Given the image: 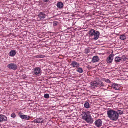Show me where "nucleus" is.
<instances>
[{"instance_id":"35","label":"nucleus","mask_w":128,"mask_h":128,"mask_svg":"<svg viewBox=\"0 0 128 128\" xmlns=\"http://www.w3.org/2000/svg\"><path fill=\"white\" fill-rule=\"evenodd\" d=\"M20 113H21V112H19V114H20Z\"/></svg>"},{"instance_id":"11","label":"nucleus","mask_w":128,"mask_h":128,"mask_svg":"<svg viewBox=\"0 0 128 128\" xmlns=\"http://www.w3.org/2000/svg\"><path fill=\"white\" fill-rule=\"evenodd\" d=\"M7 119L6 117L4 115L0 114V122L6 121Z\"/></svg>"},{"instance_id":"8","label":"nucleus","mask_w":128,"mask_h":128,"mask_svg":"<svg viewBox=\"0 0 128 128\" xmlns=\"http://www.w3.org/2000/svg\"><path fill=\"white\" fill-rule=\"evenodd\" d=\"M70 65L73 68L76 67V68L79 67L80 66V64L75 61H72Z\"/></svg>"},{"instance_id":"2","label":"nucleus","mask_w":128,"mask_h":128,"mask_svg":"<svg viewBox=\"0 0 128 128\" xmlns=\"http://www.w3.org/2000/svg\"><path fill=\"white\" fill-rule=\"evenodd\" d=\"M89 35V37H91L94 36V37L92 38V39L94 40H97L99 38L100 33L98 31H95L94 29H91L88 32Z\"/></svg>"},{"instance_id":"27","label":"nucleus","mask_w":128,"mask_h":128,"mask_svg":"<svg viewBox=\"0 0 128 128\" xmlns=\"http://www.w3.org/2000/svg\"><path fill=\"white\" fill-rule=\"evenodd\" d=\"M44 98H49V95L48 94H44Z\"/></svg>"},{"instance_id":"25","label":"nucleus","mask_w":128,"mask_h":128,"mask_svg":"<svg viewBox=\"0 0 128 128\" xmlns=\"http://www.w3.org/2000/svg\"><path fill=\"white\" fill-rule=\"evenodd\" d=\"M102 80L103 81H105V82L108 83H111V82L108 79H106L105 78H104Z\"/></svg>"},{"instance_id":"23","label":"nucleus","mask_w":128,"mask_h":128,"mask_svg":"<svg viewBox=\"0 0 128 128\" xmlns=\"http://www.w3.org/2000/svg\"><path fill=\"white\" fill-rule=\"evenodd\" d=\"M45 57V56L42 55H38L35 56L34 57L36 58H43Z\"/></svg>"},{"instance_id":"1","label":"nucleus","mask_w":128,"mask_h":128,"mask_svg":"<svg viewBox=\"0 0 128 128\" xmlns=\"http://www.w3.org/2000/svg\"><path fill=\"white\" fill-rule=\"evenodd\" d=\"M108 116L111 119L116 120L118 118V114L116 111L110 109L107 111Z\"/></svg>"},{"instance_id":"10","label":"nucleus","mask_w":128,"mask_h":128,"mask_svg":"<svg viewBox=\"0 0 128 128\" xmlns=\"http://www.w3.org/2000/svg\"><path fill=\"white\" fill-rule=\"evenodd\" d=\"M87 123L90 124H92L93 122V120L91 116L84 120Z\"/></svg>"},{"instance_id":"34","label":"nucleus","mask_w":128,"mask_h":128,"mask_svg":"<svg viewBox=\"0 0 128 128\" xmlns=\"http://www.w3.org/2000/svg\"><path fill=\"white\" fill-rule=\"evenodd\" d=\"M85 51H86V53H88V52H89V51L88 50V49H85Z\"/></svg>"},{"instance_id":"21","label":"nucleus","mask_w":128,"mask_h":128,"mask_svg":"<svg viewBox=\"0 0 128 128\" xmlns=\"http://www.w3.org/2000/svg\"><path fill=\"white\" fill-rule=\"evenodd\" d=\"M76 71L80 73H82L83 72V70L81 68H78L76 70Z\"/></svg>"},{"instance_id":"4","label":"nucleus","mask_w":128,"mask_h":128,"mask_svg":"<svg viewBox=\"0 0 128 128\" xmlns=\"http://www.w3.org/2000/svg\"><path fill=\"white\" fill-rule=\"evenodd\" d=\"M113 52H112V53L110 55L107 59L106 61L108 63H110L112 62L113 57L114 56V54H112Z\"/></svg>"},{"instance_id":"19","label":"nucleus","mask_w":128,"mask_h":128,"mask_svg":"<svg viewBox=\"0 0 128 128\" xmlns=\"http://www.w3.org/2000/svg\"><path fill=\"white\" fill-rule=\"evenodd\" d=\"M97 85L103 87L104 86L103 82L100 81H98V82H97Z\"/></svg>"},{"instance_id":"6","label":"nucleus","mask_w":128,"mask_h":128,"mask_svg":"<svg viewBox=\"0 0 128 128\" xmlns=\"http://www.w3.org/2000/svg\"><path fill=\"white\" fill-rule=\"evenodd\" d=\"M102 122L100 119L96 120L94 122L95 125L97 127H99L102 126Z\"/></svg>"},{"instance_id":"12","label":"nucleus","mask_w":128,"mask_h":128,"mask_svg":"<svg viewBox=\"0 0 128 128\" xmlns=\"http://www.w3.org/2000/svg\"><path fill=\"white\" fill-rule=\"evenodd\" d=\"M34 72L35 74L37 75L40 73V68L37 67L34 69Z\"/></svg>"},{"instance_id":"13","label":"nucleus","mask_w":128,"mask_h":128,"mask_svg":"<svg viewBox=\"0 0 128 128\" xmlns=\"http://www.w3.org/2000/svg\"><path fill=\"white\" fill-rule=\"evenodd\" d=\"M20 117L22 119L28 120L30 118V116L24 115H19Z\"/></svg>"},{"instance_id":"14","label":"nucleus","mask_w":128,"mask_h":128,"mask_svg":"<svg viewBox=\"0 0 128 128\" xmlns=\"http://www.w3.org/2000/svg\"><path fill=\"white\" fill-rule=\"evenodd\" d=\"M99 60L100 59L98 56H94L93 57L92 61V62L94 63L98 62Z\"/></svg>"},{"instance_id":"28","label":"nucleus","mask_w":128,"mask_h":128,"mask_svg":"<svg viewBox=\"0 0 128 128\" xmlns=\"http://www.w3.org/2000/svg\"><path fill=\"white\" fill-rule=\"evenodd\" d=\"M118 114H122L123 113V112L121 111V110H118L117 112Z\"/></svg>"},{"instance_id":"5","label":"nucleus","mask_w":128,"mask_h":128,"mask_svg":"<svg viewBox=\"0 0 128 128\" xmlns=\"http://www.w3.org/2000/svg\"><path fill=\"white\" fill-rule=\"evenodd\" d=\"M82 118L84 120L88 118L90 116V114H89L88 112H82Z\"/></svg>"},{"instance_id":"9","label":"nucleus","mask_w":128,"mask_h":128,"mask_svg":"<svg viewBox=\"0 0 128 128\" xmlns=\"http://www.w3.org/2000/svg\"><path fill=\"white\" fill-rule=\"evenodd\" d=\"M46 15L44 12H41L38 15V17L41 20H43L46 16Z\"/></svg>"},{"instance_id":"22","label":"nucleus","mask_w":128,"mask_h":128,"mask_svg":"<svg viewBox=\"0 0 128 128\" xmlns=\"http://www.w3.org/2000/svg\"><path fill=\"white\" fill-rule=\"evenodd\" d=\"M115 61L116 62H118L121 60V58L119 56H116L115 59Z\"/></svg>"},{"instance_id":"3","label":"nucleus","mask_w":128,"mask_h":128,"mask_svg":"<svg viewBox=\"0 0 128 128\" xmlns=\"http://www.w3.org/2000/svg\"><path fill=\"white\" fill-rule=\"evenodd\" d=\"M7 67L10 69H12L13 70H16L18 68L16 64H15L11 63L7 65Z\"/></svg>"},{"instance_id":"24","label":"nucleus","mask_w":128,"mask_h":128,"mask_svg":"<svg viewBox=\"0 0 128 128\" xmlns=\"http://www.w3.org/2000/svg\"><path fill=\"white\" fill-rule=\"evenodd\" d=\"M84 107L86 108H88L90 107V104L87 102H86L84 104Z\"/></svg>"},{"instance_id":"36","label":"nucleus","mask_w":128,"mask_h":128,"mask_svg":"<svg viewBox=\"0 0 128 128\" xmlns=\"http://www.w3.org/2000/svg\"><path fill=\"white\" fill-rule=\"evenodd\" d=\"M50 32L51 33V32Z\"/></svg>"},{"instance_id":"16","label":"nucleus","mask_w":128,"mask_h":128,"mask_svg":"<svg viewBox=\"0 0 128 128\" xmlns=\"http://www.w3.org/2000/svg\"><path fill=\"white\" fill-rule=\"evenodd\" d=\"M64 5L61 2H58L56 4V6L59 9H62L63 8Z\"/></svg>"},{"instance_id":"20","label":"nucleus","mask_w":128,"mask_h":128,"mask_svg":"<svg viewBox=\"0 0 128 128\" xmlns=\"http://www.w3.org/2000/svg\"><path fill=\"white\" fill-rule=\"evenodd\" d=\"M120 39L124 40L126 39V37L124 34H123L120 36Z\"/></svg>"},{"instance_id":"29","label":"nucleus","mask_w":128,"mask_h":128,"mask_svg":"<svg viewBox=\"0 0 128 128\" xmlns=\"http://www.w3.org/2000/svg\"><path fill=\"white\" fill-rule=\"evenodd\" d=\"M58 22L56 21H54L53 22V25L54 26H56L57 25V24Z\"/></svg>"},{"instance_id":"7","label":"nucleus","mask_w":128,"mask_h":128,"mask_svg":"<svg viewBox=\"0 0 128 128\" xmlns=\"http://www.w3.org/2000/svg\"><path fill=\"white\" fill-rule=\"evenodd\" d=\"M109 86L116 90H118L119 88L118 84L115 83L112 84L110 85V86L109 85Z\"/></svg>"},{"instance_id":"26","label":"nucleus","mask_w":128,"mask_h":128,"mask_svg":"<svg viewBox=\"0 0 128 128\" xmlns=\"http://www.w3.org/2000/svg\"><path fill=\"white\" fill-rule=\"evenodd\" d=\"M121 58V60L122 61H124L126 60L127 58L125 56H122Z\"/></svg>"},{"instance_id":"18","label":"nucleus","mask_w":128,"mask_h":128,"mask_svg":"<svg viewBox=\"0 0 128 128\" xmlns=\"http://www.w3.org/2000/svg\"><path fill=\"white\" fill-rule=\"evenodd\" d=\"M16 53L15 50H11L10 52V56H15Z\"/></svg>"},{"instance_id":"33","label":"nucleus","mask_w":128,"mask_h":128,"mask_svg":"<svg viewBox=\"0 0 128 128\" xmlns=\"http://www.w3.org/2000/svg\"><path fill=\"white\" fill-rule=\"evenodd\" d=\"M44 2H46L49 1V0H42Z\"/></svg>"},{"instance_id":"32","label":"nucleus","mask_w":128,"mask_h":128,"mask_svg":"<svg viewBox=\"0 0 128 128\" xmlns=\"http://www.w3.org/2000/svg\"><path fill=\"white\" fill-rule=\"evenodd\" d=\"M86 67L88 68V69H91L92 68L91 66H90L88 65V66H86Z\"/></svg>"},{"instance_id":"17","label":"nucleus","mask_w":128,"mask_h":128,"mask_svg":"<svg viewBox=\"0 0 128 128\" xmlns=\"http://www.w3.org/2000/svg\"><path fill=\"white\" fill-rule=\"evenodd\" d=\"M34 122L36 123H40L42 122V118H40L34 120L33 121Z\"/></svg>"},{"instance_id":"31","label":"nucleus","mask_w":128,"mask_h":128,"mask_svg":"<svg viewBox=\"0 0 128 128\" xmlns=\"http://www.w3.org/2000/svg\"><path fill=\"white\" fill-rule=\"evenodd\" d=\"M22 76L23 78H25L27 77V76L25 74H23L22 75Z\"/></svg>"},{"instance_id":"15","label":"nucleus","mask_w":128,"mask_h":128,"mask_svg":"<svg viewBox=\"0 0 128 128\" xmlns=\"http://www.w3.org/2000/svg\"><path fill=\"white\" fill-rule=\"evenodd\" d=\"M91 87L92 88H95L98 86L97 85V82L96 81L91 82L90 83Z\"/></svg>"},{"instance_id":"30","label":"nucleus","mask_w":128,"mask_h":128,"mask_svg":"<svg viewBox=\"0 0 128 128\" xmlns=\"http://www.w3.org/2000/svg\"><path fill=\"white\" fill-rule=\"evenodd\" d=\"M16 116L15 114L12 113L11 114V117L13 118H14L16 117Z\"/></svg>"}]
</instances>
